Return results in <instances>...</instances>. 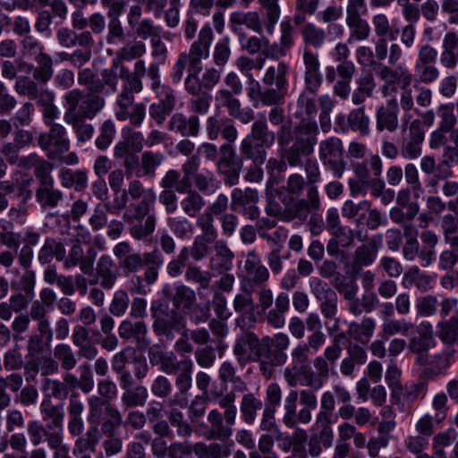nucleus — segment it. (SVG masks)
<instances>
[{
	"label": "nucleus",
	"mask_w": 458,
	"mask_h": 458,
	"mask_svg": "<svg viewBox=\"0 0 458 458\" xmlns=\"http://www.w3.org/2000/svg\"><path fill=\"white\" fill-rule=\"evenodd\" d=\"M167 129L182 137H197L200 131V121L196 114L187 116L182 113H175L169 119Z\"/></svg>",
	"instance_id": "4be33fe9"
},
{
	"label": "nucleus",
	"mask_w": 458,
	"mask_h": 458,
	"mask_svg": "<svg viewBox=\"0 0 458 458\" xmlns=\"http://www.w3.org/2000/svg\"><path fill=\"white\" fill-rule=\"evenodd\" d=\"M403 279L413 284L420 292L426 293L434 288L436 276L422 273L419 267H413L404 274Z\"/></svg>",
	"instance_id": "49530a36"
},
{
	"label": "nucleus",
	"mask_w": 458,
	"mask_h": 458,
	"mask_svg": "<svg viewBox=\"0 0 458 458\" xmlns=\"http://www.w3.org/2000/svg\"><path fill=\"white\" fill-rule=\"evenodd\" d=\"M37 201L43 208H55L63 199L61 191L54 187V183L46 182L36 191Z\"/></svg>",
	"instance_id": "de8ad7c7"
},
{
	"label": "nucleus",
	"mask_w": 458,
	"mask_h": 458,
	"mask_svg": "<svg viewBox=\"0 0 458 458\" xmlns=\"http://www.w3.org/2000/svg\"><path fill=\"white\" fill-rule=\"evenodd\" d=\"M287 360L285 352L277 349L273 344L268 343L261 352L259 369L263 376L270 377L272 375V367L281 366Z\"/></svg>",
	"instance_id": "2f4dec72"
},
{
	"label": "nucleus",
	"mask_w": 458,
	"mask_h": 458,
	"mask_svg": "<svg viewBox=\"0 0 458 458\" xmlns=\"http://www.w3.org/2000/svg\"><path fill=\"white\" fill-rule=\"evenodd\" d=\"M160 185L165 191H175L179 193H184L190 189V178L187 176H181L180 173L176 170H168L165 176L162 178Z\"/></svg>",
	"instance_id": "09e8293b"
},
{
	"label": "nucleus",
	"mask_w": 458,
	"mask_h": 458,
	"mask_svg": "<svg viewBox=\"0 0 458 458\" xmlns=\"http://www.w3.org/2000/svg\"><path fill=\"white\" fill-rule=\"evenodd\" d=\"M229 23L233 31L237 30L238 26H245L259 35H266L265 24L258 12H233L230 14Z\"/></svg>",
	"instance_id": "393cba45"
},
{
	"label": "nucleus",
	"mask_w": 458,
	"mask_h": 458,
	"mask_svg": "<svg viewBox=\"0 0 458 458\" xmlns=\"http://www.w3.org/2000/svg\"><path fill=\"white\" fill-rule=\"evenodd\" d=\"M105 98L99 95L83 94L79 89L67 91L63 97L64 118L92 120L104 108Z\"/></svg>",
	"instance_id": "423d86ee"
},
{
	"label": "nucleus",
	"mask_w": 458,
	"mask_h": 458,
	"mask_svg": "<svg viewBox=\"0 0 458 458\" xmlns=\"http://www.w3.org/2000/svg\"><path fill=\"white\" fill-rule=\"evenodd\" d=\"M193 452L197 458H228L231 453L228 446L217 443H197L193 446Z\"/></svg>",
	"instance_id": "603ef678"
},
{
	"label": "nucleus",
	"mask_w": 458,
	"mask_h": 458,
	"mask_svg": "<svg viewBox=\"0 0 458 458\" xmlns=\"http://www.w3.org/2000/svg\"><path fill=\"white\" fill-rule=\"evenodd\" d=\"M244 270L248 280L255 285H262L269 279V270L262 264L261 257L254 250L246 255Z\"/></svg>",
	"instance_id": "b1692460"
},
{
	"label": "nucleus",
	"mask_w": 458,
	"mask_h": 458,
	"mask_svg": "<svg viewBox=\"0 0 458 458\" xmlns=\"http://www.w3.org/2000/svg\"><path fill=\"white\" fill-rule=\"evenodd\" d=\"M418 335L410 338L407 345L411 352L418 355V362L422 364L424 354L434 346L433 327L428 321H422L416 327Z\"/></svg>",
	"instance_id": "6ab92c4d"
},
{
	"label": "nucleus",
	"mask_w": 458,
	"mask_h": 458,
	"mask_svg": "<svg viewBox=\"0 0 458 458\" xmlns=\"http://www.w3.org/2000/svg\"><path fill=\"white\" fill-rule=\"evenodd\" d=\"M318 128L315 120L303 119L293 129L292 146L285 151L284 157L291 166L302 164V157H309L314 151Z\"/></svg>",
	"instance_id": "20e7f679"
},
{
	"label": "nucleus",
	"mask_w": 458,
	"mask_h": 458,
	"mask_svg": "<svg viewBox=\"0 0 458 458\" xmlns=\"http://www.w3.org/2000/svg\"><path fill=\"white\" fill-rule=\"evenodd\" d=\"M264 146L250 140L247 136L241 141L240 153L245 159H250L255 164H264L267 159V150Z\"/></svg>",
	"instance_id": "37998d69"
},
{
	"label": "nucleus",
	"mask_w": 458,
	"mask_h": 458,
	"mask_svg": "<svg viewBox=\"0 0 458 458\" xmlns=\"http://www.w3.org/2000/svg\"><path fill=\"white\" fill-rule=\"evenodd\" d=\"M33 133L28 130L17 129L13 133V141H4L0 152L7 158L10 164H16L19 159V151L29 146L33 140Z\"/></svg>",
	"instance_id": "5701e85b"
},
{
	"label": "nucleus",
	"mask_w": 458,
	"mask_h": 458,
	"mask_svg": "<svg viewBox=\"0 0 458 458\" xmlns=\"http://www.w3.org/2000/svg\"><path fill=\"white\" fill-rule=\"evenodd\" d=\"M208 421L211 428L207 436L208 439H217L225 441L233 435L232 427L234 424H230L225 420L224 414L217 410H211L208 414Z\"/></svg>",
	"instance_id": "cd10ccee"
},
{
	"label": "nucleus",
	"mask_w": 458,
	"mask_h": 458,
	"mask_svg": "<svg viewBox=\"0 0 458 458\" xmlns=\"http://www.w3.org/2000/svg\"><path fill=\"white\" fill-rule=\"evenodd\" d=\"M148 360L152 365H160V370L168 375L176 374L182 369V360H178L173 352H163L151 348L148 351Z\"/></svg>",
	"instance_id": "bb28decb"
},
{
	"label": "nucleus",
	"mask_w": 458,
	"mask_h": 458,
	"mask_svg": "<svg viewBox=\"0 0 458 458\" xmlns=\"http://www.w3.org/2000/svg\"><path fill=\"white\" fill-rule=\"evenodd\" d=\"M27 430L30 440L35 446L40 445L45 440L48 443L50 435L62 433V429L48 428L47 424L44 427L38 420L30 421Z\"/></svg>",
	"instance_id": "5fc2aeb1"
},
{
	"label": "nucleus",
	"mask_w": 458,
	"mask_h": 458,
	"mask_svg": "<svg viewBox=\"0 0 458 458\" xmlns=\"http://www.w3.org/2000/svg\"><path fill=\"white\" fill-rule=\"evenodd\" d=\"M376 74L379 80L383 81L380 87V92L385 98H396L398 92L397 85L400 86L402 92L400 94V106L403 110L404 114L413 109L414 102L412 90L410 88L413 75L404 63L399 64L395 68L379 64L376 71Z\"/></svg>",
	"instance_id": "f257e3e1"
},
{
	"label": "nucleus",
	"mask_w": 458,
	"mask_h": 458,
	"mask_svg": "<svg viewBox=\"0 0 458 458\" xmlns=\"http://www.w3.org/2000/svg\"><path fill=\"white\" fill-rule=\"evenodd\" d=\"M456 437L457 433L454 428H448L435 435L432 439L433 454L439 458H445L444 448L451 445Z\"/></svg>",
	"instance_id": "680f3d73"
},
{
	"label": "nucleus",
	"mask_w": 458,
	"mask_h": 458,
	"mask_svg": "<svg viewBox=\"0 0 458 458\" xmlns=\"http://www.w3.org/2000/svg\"><path fill=\"white\" fill-rule=\"evenodd\" d=\"M263 14L261 20L265 24L266 35L272 36L281 17L279 0H258Z\"/></svg>",
	"instance_id": "72a5a7b5"
},
{
	"label": "nucleus",
	"mask_w": 458,
	"mask_h": 458,
	"mask_svg": "<svg viewBox=\"0 0 458 458\" xmlns=\"http://www.w3.org/2000/svg\"><path fill=\"white\" fill-rule=\"evenodd\" d=\"M310 354L311 352L306 344H299L292 352L293 362L284 371V377L287 385L295 387L302 379L308 370Z\"/></svg>",
	"instance_id": "f8f14e48"
},
{
	"label": "nucleus",
	"mask_w": 458,
	"mask_h": 458,
	"mask_svg": "<svg viewBox=\"0 0 458 458\" xmlns=\"http://www.w3.org/2000/svg\"><path fill=\"white\" fill-rule=\"evenodd\" d=\"M114 263L109 256H101L97 264V275L99 283L105 289H111L116 281Z\"/></svg>",
	"instance_id": "79ce46f5"
},
{
	"label": "nucleus",
	"mask_w": 458,
	"mask_h": 458,
	"mask_svg": "<svg viewBox=\"0 0 458 458\" xmlns=\"http://www.w3.org/2000/svg\"><path fill=\"white\" fill-rule=\"evenodd\" d=\"M290 72V64L284 61H279L269 65L263 74L261 81L267 87L265 90H261L259 82L255 81L258 86L257 94L263 106H277L284 103L290 88L288 79Z\"/></svg>",
	"instance_id": "f03ea898"
},
{
	"label": "nucleus",
	"mask_w": 458,
	"mask_h": 458,
	"mask_svg": "<svg viewBox=\"0 0 458 458\" xmlns=\"http://www.w3.org/2000/svg\"><path fill=\"white\" fill-rule=\"evenodd\" d=\"M399 105L397 98H386L376 111V128L378 131H394L398 128Z\"/></svg>",
	"instance_id": "412c9836"
},
{
	"label": "nucleus",
	"mask_w": 458,
	"mask_h": 458,
	"mask_svg": "<svg viewBox=\"0 0 458 458\" xmlns=\"http://www.w3.org/2000/svg\"><path fill=\"white\" fill-rule=\"evenodd\" d=\"M413 328L414 324L404 318L396 319L386 318L383 320L379 335L381 338L385 340H387L389 337L398 334L407 336Z\"/></svg>",
	"instance_id": "c9c22d12"
},
{
	"label": "nucleus",
	"mask_w": 458,
	"mask_h": 458,
	"mask_svg": "<svg viewBox=\"0 0 458 458\" xmlns=\"http://www.w3.org/2000/svg\"><path fill=\"white\" fill-rule=\"evenodd\" d=\"M40 412L44 420H51V422L47 424L48 428L63 430L64 412L61 406H55L50 400L45 399L40 404Z\"/></svg>",
	"instance_id": "3c124183"
},
{
	"label": "nucleus",
	"mask_w": 458,
	"mask_h": 458,
	"mask_svg": "<svg viewBox=\"0 0 458 458\" xmlns=\"http://www.w3.org/2000/svg\"><path fill=\"white\" fill-rule=\"evenodd\" d=\"M335 408V397L331 391H326L320 397L319 411L315 416V421L312 429L320 430V436H328L330 441L328 445H331L333 438V430L331 425L335 423L334 411Z\"/></svg>",
	"instance_id": "9b49d317"
},
{
	"label": "nucleus",
	"mask_w": 458,
	"mask_h": 458,
	"mask_svg": "<svg viewBox=\"0 0 458 458\" xmlns=\"http://www.w3.org/2000/svg\"><path fill=\"white\" fill-rule=\"evenodd\" d=\"M49 131L38 136L39 147L47 153V157L63 164L72 165L79 162L74 152H68L71 142L67 130L63 124H53Z\"/></svg>",
	"instance_id": "39448f33"
},
{
	"label": "nucleus",
	"mask_w": 458,
	"mask_h": 458,
	"mask_svg": "<svg viewBox=\"0 0 458 458\" xmlns=\"http://www.w3.org/2000/svg\"><path fill=\"white\" fill-rule=\"evenodd\" d=\"M242 332L236 337L233 347V354L240 366L244 367L250 362L260 363L261 352L269 343V337L259 340V336L251 331L242 329Z\"/></svg>",
	"instance_id": "0eeeda50"
},
{
	"label": "nucleus",
	"mask_w": 458,
	"mask_h": 458,
	"mask_svg": "<svg viewBox=\"0 0 458 458\" xmlns=\"http://www.w3.org/2000/svg\"><path fill=\"white\" fill-rule=\"evenodd\" d=\"M440 63L448 69H453L458 64V37L454 31H449L444 36Z\"/></svg>",
	"instance_id": "473e14b6"
},
{
	"label": "nucleus",
	"mask_w": 458,
	"mask_h": 458,
	"mask_svg": "<svg viewBox=\"0 0 458 458\" xmlns=\"http://www.w3.org/2000/svg\"><path fill=\"white\" fill-rule=\"evenodd\" d=\"M238 94L229 92L225 88H220L215 95L216 108L225 107L231 118L238 120L243 124H248L255 118V114L250 106L242 107L241 101L235 98Z\"/></svg>",
	"instance_id": "9d476101"
},
{
	"label": "nucleus",
	"mask_w": 458,
	"mask_h": 458,
	"mask_svg": "<svg viewBox=\"0 0 458 458\" xmlns=\"http://www.w3.org/2000/svg\"><path fill=\"white\" fill-rule=\"evenodd\" d=\"M114 115L120 122L129 120L131 125L140 127L146 117V106L135 103V98L116 97Z\"/></svg>",
	"instance_id": "dca6fc26"
},
{
	"label": "nucleus",
	"mask_w": 458,
	"mask_h": 458,
	"mask_svg": "<svg viewBox=\"0 0 458 458\" xmlns=\"http://www.w3.org/2000/svg\"><path fill=\"white\" fill-rule=\"evenodd\" d=\"M279 42L270 45L266 56L272 59H278L285 56L295 44L296 30L292 23L291 17L286 16L280 22Z\"/></svg>",
	"instance_id": "a211bd4d"
},
{
	"label": "nucleus",
	"mask_w": 458,
	"mask_h": 458,
	"mask_svg": "<svg viewBox=\"0 0 458 458\" xmlns=\"http://www.w3.org/2000/svg\"><path fill=\"white\" fill-rule=\"evenodd\" d=\"M205 130L210 140H216L221 136L225 141L233 143L238 138V131L233 120L217 114L207 118Z\"/></svg>",
	"instance_id": "2eb2a0df"
},
{
	"label": "nucleus",
	"mask_w": 458,
	"mask_h": 458,
	"mask_svg": "<svg viewBox=\"0 0 458 458\" xmlns=\"http://www.w3.org/2000/svg\"><path fill=\"white\" fill-rule=\"evenodd\" d=\"M213 31L209 25H205L199 30L198 39L190 47L189 52L179 54L171 72L173 83L182 81L186 67L187 71L203 70L202 60L209 55V47L213 41Z\"/></svg>",
	"instance_id": "7ed1b4c3"
},
{
	"label": "nucleus",
	"mask_w": 458,
	"mask_h": 458,
	"mask_svg": "<svg viewBox=\"0 0 458 458\" xmlns=\"http://www.w3.org/2000/svg\"><path fill=\"white\" fill-rule=\"evenodd\" d=\"M345 22L350 33L347 39L349 44L366 40L369 37L370 26L362 17L345 18Z\"/></svg>",
	"instance_id": "c03bdc74"
},
{
	"label": "nucleus",
	"mask_w": 458,
	"mask_h": 458,
	"mask_svg": "<svg viewBox=\"0 0 458 458\" xmlns=\"http://www.w3.org/2000/svg\"><path fill=\"white\" fill-rule=\"evenodd\" d=\"M370 119L365 114L364 107L352 110L348 115L339 114L335 120V131L346 133L350 130L359 131L362 136L369 133Z\"/></svg>",
	"instance_id": "4468645a"
},
{
	"label": "nucleus",
	"mask_w": 458,
	"mask_h": 458,
	"mask_svg": "<svg viewBox=\"0 0 458 458\" xmlns=\"http://www.w3.org/2000/svg\"><path fill=\"white\" fill-rule=\"evenodd\" d=\"M147 263H160V252L157 250H154L142 255L131 253L126 256L120 265L129 272L135 273L140 270Z\"/></svg>",
	"instance_id": "f704fd0d"
},
{
	"label": "nucleus",
	"mask_w": 458,
	"mask_h": 458,
	"mask_svg": "<svg viewBox=\"0 0 458 458\" xmlns=\"http://www.w3.org/2000/svg\"><path fill=\"white\" fill-rule=\"evenodd\" d=\"M195 187L206 195L214 194L219 187V181L209 171L199 173L194 177Z\"/></svg>",
	"instance_id": "69168bd1"
},
{
	"label": "nucleus",
	"mask_w": 458,
	"mask_h": 458,
	"mask_svg": "<svg viewBox=\"0 0 458 458\" xmlns=\"http://www.w3.org/2000/svg\"><path fill=\"white\" fill-rule=\"evenodd\" d=\"M344 152L343 141L338 137H327L318 144V157L322 162L335 157H342Z\"/></svg>",
	"instance_id": "a18cd8bd"
},
{
	"label": "nucleus",
	"mask_w": 458,
	"mask_h": 458,
	"mask_svg": "<svg viewBox=\"0 0 458 458\" xmlns=\"http://www.w3.org/2000/svg\"><path fill=\"white\" fill-rule=\"evenodd\" d=\"M165 155L161 152L147 150L142 153L140 157L141 174L140 175H155L156 169L165 161Z\"/></svg>",
	"instance_id": "13d9d810"
},
{
	"label": "nucleus",
	"mask_w": 458,
	"mask_h": 458,
	"mask_svg": "<svg viewBox=\"0 0 458 458\" xmlns=\"http://www.w3.org/2000/svg\"><path fill=\"white\" fill-rule=\"evenodd\" d=\"M458 350L446 347L442 352L433 356L430 362L432 372L435 375H445L455 360Z\"/></svg>",
	"instance_id": "864d4df0"
},
{
	"label": "nucleus",
	"mask_w": 458,
	"mask_h": 458,
	"mask_svg": "<svg viewBox=\"0 0 458 458\" xmlns=\"http://www.w3.org/2000/svg\"><path fill=\"white\" fill-rule=\"evenodd\" d=\"M312 294L320 301V310L327 318H332L337 312V295L327 283L318 277H312L310 281Z\"/></svg>",
	"instance_id": "f3484780"
},
{
	"label": "nucleus",
	"mask_w": 458,
	"mask_h": 458,
	"mask_svg": "<svg viewBox=\"0 0 458 458\" xmlns=\"http://www.w3.org/2000/svg\"><path fill=\"white\" fill-rule=\"evenodd\" d=\"M148 394V390L143 386H137L134 388H131L122 394V403L123 404L129 407H137V406H144Z\"/></svg>",
	"instance_id": "338daca9"
},
{
	"label": "nucleus",
	"mask_w": 458,
	"mask_h": 458,
	"mask_svg": "<svg viewBox=\"0 0 458 458\" xmlns=\"http://www.w3.org/2000/svg\"><path fill=\"white\" fill-rule=\"evenodd\" d=\"M312 365L314 369L310 366L309 367L304 377L300 380V385L313 388L314 390H319L329 377L330 367L332 365L322 356H317L313 360Z\"/></svg>",
	"instance_id": "aec40b11"
},
{
	"label": "nucleus",
	"mask_w": 458,
	"mask_h": 458,
	"mask_svg": "<svg viewBox=\"0 0 458 458\" xmlns=\"http://www.w3.org/2000/svg\"><path fill=\"white\" fill-rule=\"evenodd\" d=\"M438 337L446 347L458 350V317L451 316L448 320L437 324Z\"/></svg>",
	"instance_id": "58836bf2"
},
{
	"label": "nucleus",
	"mask_w": 458,
	"mask_h": 458,
	"mask_svg": "<svg viewBox=\"0 0 458 458\" xmlns=\"http://www.w3.org/2000/svg\"><path fill=\"white\" fill-rule=\"evenodd\" d=\"M236 395L231 391L225 395H221L217 392L210 393V399L216 400L220 408L224 409V417L225 420H226L230 424H234L237 415V409L234 405Z\"/></svg>",
	"instance_id": "8fccbe9b"
},
{
	"label": "nucleus",
	"mask_w": 458,
	"mask_h": 458,
	"mask_svg": "<svg viewBox=\"0 0 458 458\" xmlns=\"http://www.w3.org/2000/svg\"><path fill=\"white\" fill-rule=\"evenodd\" d=\"M383 244V236L375 234L367 243L359 246L354 254V262L359 266H369L377 258V252Z\"/></svg>",
	"instance_id": "c85d7f7f"
},
{
	"label": "nucleus",
	"mask_w": 458,
	"mask_h": 458,
	"mask_svg": "<svg viewBox=\"0 0 458 458\" xmlns=\"http://www.w3.org/2000/svg\"><path fill=\"white\" fill-rule=\"evenodd\" d=\"M54 357L61 364L64 370L69 371L75 368L77 359L72 347L67 344H58L54 348Z\"/></svg>",
	"instance_id": "052dcab7"
},
{
	"label": "nucleus",
	"mask_w": 458,
	"mask_h": 458,
	"mask_svg": "<svg viewBox=\"0 0 458 458\" xmlns=\"http://www.w3.org/2000/svg\"><path fill=\"white\" fill-rule=\"evenodd\" d=\"M376 329V320L370 317H363L358 321H352L347 329V335L352 340L367 344L373 336Z\"/></svg>",
	"instance_id": "7c9ffc66"
},
{
	"label": "nucleus",
	"mask_w": 458,
	"mask_h": 458,
	"mask_svg": "<svg viewBox=\"0 0 458 458\" xmlns=\"http://www.w3.org/2000/svg\"><path fill=\"white\" fill-rule=\"evenodd\" d=\"M66 124L70 125L76 135L78 142L85 143L92 139L95 129L92 124L87 123L84 119L76 117L64 118Z\"/></svg>",
	"instance_id": "4d7b16f0"
},
{
	"label": "nucleus",
	"mask_w": 458,
	"mask_h": 458,
	"mask_svg": "<svg viewBox=\"0 0 458 458\" xmlns=\"http://www.w3.org/2000/svg\"><path fill=\"white\" fill-rule=\"evenodd\" d=\"M101 438V433L95 426L89 427L84 437H79L74 444L72 454L74 456L90 454L95 452L96 446Z\"/></svg>",
	"instance_id": "4c0bfd02"
},
{
	"label": "nucleus",
	"mask_w": 458,
	"mask_h": 458,
	"mask_svg": "<svg viewBox=\"0 0 458 458\" xmlns=\"http://www.w3.org/2000/svg\"><path fill=\"white\" fill-rule=\"evenodd\" d=\"M202 70L187 71L184 89L191 96H199L210 91L220 81L221 70L215 67Z\"/></svg>",
	"instance_id": "1a4fd4ad"
},
{
	"label": "nucleus",
	"mask_w": 458,
	"mask_h": 458,
	"mask_svg": "<svg viewBox=\"0 0 458 458\" xmlns=\"http://www.w3.org/2000/svg\"><path fill=\"white\" fill-rule=\"evenodd\" d=\"M262 408V401L253 394H246L242 396L240 410L243 420L247 424H252L256 420L257 411Z\"/></svg>",
	"instance_id": "6e6d98bb"
},
{
	"label": "nucleus",
	"mask_w": 458,
	"mask_h": 458,
	"mask_svg": "<svg viewBox=\"0 0 458 458\" xmlns=\"http://www.w3.org/2000/svg\"><path fill=\"white\" fill-rule=\"evenodd\" d=\"M408 130V133L403 136L400 151L403 158L414 160L422 154V143L425 133L421 127L420 120H413L409 123V115L403 116V131Z\"/></svg>",
	"instance_id": "6e6552de"
},
{
	"label": "nucleus",
	"mask_w": 458,
	"mask_h": 458,
	"mask_svg": "<svg viewBox=\"0 0 458 458\" xmlns=\"http://www.w3.org/2000/svg\"><path fill=\"white\" fill-rule=\"evenodd\" d=\"M290 301L286 293H280L275 300V305L271 308L265 318L267 323L276 328L280 329L285 324V314L289 310Z\"/></svg>",
	"instance_id": "c756f323"
},
{
	"label": "nucleus",
	"mask_w": 458,
	"mask_h": 458,
	"mask_svg": "<svg viewBox=\"0 0 458 458\" xmlns=\"http://www.w3.org/2000/svg\"><path fill=\"white\" fill-rule=\"evenodd\" d=\"M95 255V250L90 249L88 251V255L84 256L82 247L79 243H75L71 248L68 256H65L64 266L69 269L79 265L83 274L89 275L93 270Z\"/></svg>",
	"instance_id": "a878e982"
},
{
	"label": "nucleus",
	"mask_w": 458,
	"mask_h": 458,
	"mask_svg": "<svg viewBox=\"0 0 458 458\" xmlns=\"http://www.w3.org/2000/svg\"><path fill=\"white\" fill-rule=\"evenodd\" d=\"M216 254L210 259V269L222 273L232 267L233 254L222 242H216L215 245Z\"/></svg>",
	"instance_id": "a19ab883"
},
{
	"label": "nucleus",
	"mask_w": 458,
	"mask_h": 458,
	"mask_svg": "<svg viewBox=\"0 0 458 458\" xmlns=\"http://www.w3.org/2000/svg\"><path fill=\"white\" fill-rule=\"evenodd\" d=\"M218 377L223 384H231L235 391L244 392L247 390L246 383L237 375V369L231 361L225 360L221 363Z\"/></svg>",
	"instance_id": "ea45409f"
},
{
	"label": "nucleus",
	"mask_w": 458,
	"mask_h": 458,
	"mask_svg": "<svg viewBox=\"0 0 458 458\" xmlns=\"http://www.w3.org/2000/svg\"><path fill=\"white\" fill-rule=\"evenodd\" d=\"M116 134L114 123L111 119L103 122L99 127V134L96 138L95 145L100 150H106L111 145Z\"/></svg>",
	"instance_id": "774afa93"
},
{
	"label": "nucleus",
	"mask_w": 458,
	"mask_h": 458,
	"mask_svg": "<svg viewBox=\"0 0 458 458\" xmlns=\"http://www.w3.org/2000/svg\"><path fill=\"white\" fill-rule=\"evenodd\" d=\"M231 208L251 220L259 216V193L256 190L246 188L244 190L235 188L232 191Z\"/></svg>",
	"instance_id": "ddd939ff"
},
{
	"label": "nucleus",
	"mask_w": 458,
	"mask_h": 458,
	"mask_svg": "<svg viewBox=\"0 0 458 458\" xmlns=\"http://www.w3.org/2000/svg\"><path fill=\"white\" fill-rule=\"evenodd\" d=\"M247 137L266 148H270L276 140V134L274 131H269L265 116L252 123Z\"/></svg>",
	"instance_id": "e433bc0d"
},
{
	"label": "nucleus",
	"mask_w": 458,
	"mask_h": 458,
	"mask_svg": "<svg viewBox=\"0 0 458 458\" xmlns=\"http://www.w3.org/2000/svg\"><path fill=\"white\" fill-rule=\"evenodd\" d=\"M374 32L378 38H387L394 40L398 34V30H393L388 17L384 13H377L371 20Z\"/></svg>",
	"instance_id": "0e129e2a"
},
{
	"label": "nucleus",
	"mask_w": 458,
	"mask_h": 458,
	"mask_svg": "<svg viewBox=\"0 0 458 458\" xmlns=\"http://www.w3.org/2000/svg\"><path fill=\"white\" fill-rule=\"evenodd\" d=\"M140 199V201L139 203L130 205L129 211L132 213H126L124 217H128L129 219L143 218L146 215H148L151 206L154 204L156 200V194L152 190L148 189V193L144 196V198Z\"/></svg>",
	"instance_id": "bf43d9fd"
},
{
	"label": "nucleus",
	"mask_w": 458,
	"mask_h": 458,
	"mask_svg": "<svg viewBox=\"0 0 458 458\" xmlns=\"http://www.w3.org/2000/svg\"><path fill=\"white\" fill-rule=\"evenodd\" d=\"M147 331L146 325L141 321L132 323L129 320H123L118 328V333L121 338H135L138 341L144 339Z\"/></svg>",
	"instance_id": "e2e57ef3"
}]
</instances>
